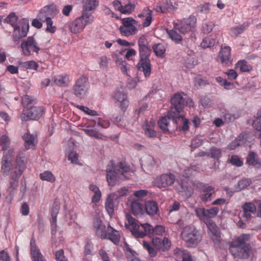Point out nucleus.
Wrapping results in <instances>:
<instances>
[{"instance_id":"473e14b6","label":"nucleus","mask_w":261,"mask_h":261,"mask_svg":"<svg viewBox=\"0 0 261 261\" xmlns=\"http://www.w3.org/2000/svg\"><path fill=\"white\" fill-rule=\"evenodd\" d=\"M235 68L239 69L241 72H250L252 70V66L248 64L246 60H240L235 65Z\"/></svg>"},{"instance_id":"7c9ffc66","label":"nucleus","mask_w":261,"mask_h":261,"mask_svg":"<svg viewBox=\"0 0 261 261\" xmlns=\"http://www.w3.org/2000/svg\"><path fill=\"white\" fill-rule=\"evenodd\" d=\"M82 20L84 25L86 27L87 25L91 24L94 20V16L92 15V13L85 11H82V14L79 17Z\"/></svg>"},{"instance_id":"4be33fe9","label":"nucleus","mask_w":261,"mask_h":261,"mask_svg":"<svg viewBox=\"0 0 261 261\" xmlns=\"http://www.w3.org/2000/svg\"><path fill=\"white\" fill-rule=\"evenodd\" d=\"M92 121L89 122L87 125L83 128L82 130L85 134L89 137L97 139H101L103 137L102 134L99 133L98 130L92 125Z\"/></svg>"},{"instance_id":"c85d7f7f","label":"nucleus","mask_w":261,"mask_h":261,"mask_svg":"<svg viewBox=\"0 0 261 261\" xmlns=\"http://www.w3.org/2000/svg\"><path fill=\"white\" fill-rule=\"evenodd\" d=\"M216 43V39L215 36L213 35H208L203 38L201 43L200 46L203 49L211 48Z\"/></svg>"},{"instance_id":"5fc2aeb1","label":"nucleus","mask_w":261,"mask_h":261,"mask_svg":"<svg viewBox=\"0 0 261 261\" xmlns=\"http://www.w3.org/2000/svg\"><path fill=\"white\" fill-rule=\"evenodd\" d=\"M214 27L215 24L213 21L204 22L201 25V31L203 34H209L213 31Z\"/></svg>"},{"instance_id":"8fccbe9b","label":"nucleus","mask_w":261,"mask_h":261,"mask_svg":"<svg viewBox=\"0 0 261 261\" xmlns=\"http://www.w3.org/2000/svg\"><path fill=\"white\" fill-rule=\"evenodd\" d=\"M125 227L126 229L129 230L132 234L136 238H143L147 236L146 233H145L144 231L139 230V227L129 228L128 227V225L126 224V223L125 224Z\"/></svg>"},{"instance_id":"f03ea898","label":"nucleus","mask_w":261,"mask_h":261,"mask_svg":"<svg viewBox=\"0 0 261 261\" xmlns=\"http://www.w3.org/2000/svg\"><path fill=\"white\" fill-rule=\"evenodd\" d=\"M171 107L168 111L167 117L171 119L173 123L176 124L178 120L182 118V114L180 113L183 111L185 106V99L179 93H176L170 99Z\"/></svg>"},{"instance_id":"2eb2a0df","label":"nucleus","mask_w":261,"mask_h":261,"mask_svg":"<svg viewBox=\"0 0 261 261\" xmlns=\"http://www.w3.org/2000/svg\"><path fill=\"white\" fill-rule=\"evenodd\" d=\"M151 242L158 251L166 252L168 251L171 246V242L166 237L161 239L158 237L153 238Z\"/></svg>"},{"instance_id":"0eeeda50","label":"nucleus","mask_w":261,"mask_h":261,"mask_svg":"<svg viewBox=\"0 0 261 261\" xmlns=\"http://www.w3.org/2000/svg\"><path fill=\"white\" fill-rule=\"evenodd\" d=\"M88 89V79L85 76H82L78 79L72 87L73 93L80 99H83L86 97Z\"/></svg>"},{"instance_id":"a18cd8bd","label":"nucleus","mask_w":261,"mask_h":261,"mask_svg":"<svg viewBox=\"0 0 261 261\" xmlns=\"http://www.w3.org/2000/svg\"><path fill=\"white\" fill-rule=\"evenodd\" d=\"M22 139L24 141L25 149H29L34 145L35 138L33 135L25 133L22 136Z\"/></svg>"},{"instance_id":"39448f33","label":"nucleus","mask_w":261,"mask_h":261,"mask_svg":"<svg viewBox=\"0 0 261 261\" xmlns=\"http://www.w3.org/2000/svg\"><path fill=\"white\" fill-rule=\"evenodd\" d=\"M196 22V17L194 15H190L188 18H184L178 20L177 22H174L173 28L175 30H178L180 33L186 34L195 31Z\"/></svg>"},{"instance_id":"58836bf2","label":"nucleus","mask_w":261,"mask_h":261,"mask_svg":"<svg viewBox=\"0 0 261 261\" xmlns=\"http://www.w3.org/2000/svg\"><path fill=\"white\" fill-rule=\"evenodd\" d=\"M143 12L144 13L146 12V13L145 14L146 18L143 21L142 25L144 28H146L149 27L153 20V12L147 7L143 9Z\"/></svg>"},{"instance_id":"0e129e2a","label":"nucleus","mask_w":261,"mask_h":261,"mask_svg":"<svg viewBox=\"0 0 261 261\" xmlns=\"http://www.w3.org/2000/svg\"><path fill=\"white\" fill-rule=\"evenodd\" d=\"M77 108L81 111L84 112L86 114L92 116H96L98 115L97 111L91 110L87 107L82 105H77Z\"/></svg>"},{"instance_id":"f704fd0d","label":"nucleus","mask_w":261,"mask_h":261,"mask_svg":"<svg viewBox=\"0 0 261 261\" xmlns=\"http://www.w3.org/2000/svg\"><path fill=\"white\" fill-rule=\"evenodd\" d=\"M214 190V187L212 186H208L203 189L202 192L203 193L200 195V199L201 201L205 202L211 201L212 196L211 191H213Z\"/></svg>"},{"instance_id":"aec40b11","label":"nucleus","mask_w":261,"mask_h":261,"mask_svg":"<svg viewBox=\"0 0 261 261\" xmlns=\"http://www.w3.org/2000/svg\"><path fill=\"white\" fill-rule=\"evenodd\" d=\"M246 163L248 166L253 167L256 169L261 168V159L258 155L253 151L249 152L246 157Z\"/></svg>"},{"instance_id":"a19ab883","label":"nucleus","mask_w":261,"mask_h":261,"mask_svg":"<svg viewBox=\"0 0 261 261\" xmlns=\"http://www.w3.org/2000/svg\"><path fill=\"white\" fill-rule=\"evenodd\" d=\"M252 183L250 179L247 178H242L238 181L237 185L236 186L237 192L241 191L249 187Z\"/></svg>"},{"instance_id":"f3484780","label":"nucleus","mask_w":261,"mask_h":261,"mask_svg":"<svg viewBox=\"0 0 261 261\" xmlns=\"http://www.w3.org/2000/svg\"><path fill=\"white\" fill-rule=\"evenodd\" d=\"M113 97L116 102L120 103L121 110L125 112L129 105L127 94L122 91H116L114 93Z\"/></svg>"},{"instance_id":"37998d69","label":"nucleus","mask_w":261,"mask_h":261,"mask_svg":"<svg viewBox=\"0 0 261 261\" xmlns=\"http://www.w3.org/2000/svg\"><path fill=\"white\" fill-rule=\"evenodd\" d=\"M40 178L44 181H47L51 183L55 182L56 178L53 173L50 171H45L39 174Z\"/></svg>"},{"instance_id":"20e7f679","label":"nucleus","mask_w":261,"mask_h":261,"mask_svg":"<svg viewBox=\"0 0 261 261\" xmlns=\"http://www.w3.org/2000/svg\"><path fill=\"white\" fill-rule=\"evenodd\" d=\"M57 8L56 5L53 4L43 7L40 9L38 16L41 18L45 17V21L46 23L45 31L51 34L55 33L57 30L56 26L53 25V21L51 18L49 16L55 14Z\"/></svg>"},{"instance_id":"6e6d98bb","label":"nucleus","mask_w":261,"mask_h":261,"mask_svg":"<svg viewBox=\"0 0 261 261\" xmlns=\"http://www.w3.org/2000/svg\"><path fill=\"white\" fill-rule=\"evenodd\" d=\"M132 214L135 216H138L141 214L142 205L139 202H132L130 204Z\"/></svg>"},{"instance_id":"4468645a","label":"nucleus","mask_w":261,"mask_h":261,"mask_svg":"<svg viewBox=\"0 0 261 261\" xmlns=\"http://www.w3.org/2000/svg\"><path fill=\"white\" fill-rule=\"evenodd\" d=\"M93 230L96 235L101 239L107 238V231L106 225L102 220L99 217L94 218L93 221Z\"/></svg>"},{"instance_id":"9d476101","label":"nucleus","mask_w":261,"mask_h":261,"mask_svg":"<svg viewBox=\"0 0 261 261\" xmlns=\"http://www.w3.org/2000/svg\"><path fill=\"white\" fill-rule=\"evenodd\" d=\"M140 60L150 59L152 50L149 47V42L144 35L139 38L137 41Z\"/></svg>"},{"instance_id":"4d7b16f0","label":"nucleus","mask_w":261,"mask_h":261,"mask_svg":"<svg viewBox=\"0 0 261 261\" xmlns=\"http://www.w3.org/2000/svg\"><path fill=\"white\" fill-rule=\"evenodd\" d=\"M21 67L29 69H33L35 70H37L39 67L38 64L33 60L28 61L24 62H22L21 63Z\"/></svg>"},{"instance_id":"393cba45","label":"nucleus","mask_w":261,"mask_h":261,"mask_svg":"<svg viewBox=\"0 0 261 261\" xmlns=\"http://www.w3.org/2000/svg\"><path fill=\"white\" fill-rule=\"evenodd\" d=\"M108 230H111V231L109 233L107 232V238L106 239L110 240L116 245H119L120 239L119 231L115 229L110 225L108 226Z\"/></svg>"},{"instance_id":"864d4df0","label":"nucleus","mask_w":261,"mask_h":261,"mask_svg":"<svg viewBox=\"0 0 261 261\" xmlns=\"http://www.w3.org/2000/svg\"><path fill=\"white\" fill-rule=\"evenodd\" d=\"M115 61L117 65L120 66L121 71L124 73L127 71V63L125 60L122 58H119L118 56L116 55L114 57Z\"/></svg>"},{"instance_id":"09e8293b","label":"nucleus","mask_w":261,"mask_h":261,"mask_svg":"<svg viewBox=\"0 0 261 261\" xmlns=\"http://www.w3.org/2000/svg\"><path fill=\"white\" fill-rule=\"evenodd\" d=\"M92 123L94 125L97 124L98 127L102 128H107L110 125L109 120L105 119L101 117H97L92 120Z\"/></svg>"},{"instance_id":"b1692460","label":"nucleus","mask_w":261,"mask_h":261,"mask_svg":"<svg viewBox=\"0 0 261 261\" xmlns=\"http://www.w3.org/2000/svg\"><path fill=\"white\" fill-rule=\"evenodd\" d=\"M145 211L149 216H154L159 211L157 202L153 200H148L145 203Z\"/></svg>"},{"instance_id":"f8f14e48","label":"nucleus","mask_w":261,"mask_h":261,"mask_svg":"<svg viewBox=\"0 0 261 261\" xmlns=\"http://www.w3.org/2000/svg\"><path fill=\"white\" fill-rule=\"evenodd\" d=\"M106 178L109 186H114L119 178V172L116 169V166L113 161H111L107 165L106 169Z\"/></svg>"},{"instance_id":"cd10ccee","label":"nucleus","mask_w":261,"mask_h":261,"mask_svg":"<svg viewBox=\"0 0 261 261\" xmlns=\"http://www.w3.org/2000/svg\"><path fill=\"white\" fill-rule=\"evenodd\" d=\"M52 80L56 85L62 87H65L68 85L69 76L67 74H62L54 76Z\"/></svg>"},{"instance_id":"e2e57ef3","label":"nucleus","mask_w":261,"mask_h":261,"mask_svg":"<svg viewBox=\"0 0 261 261\" xmlns=\"http://www.w3.org/2000/svg\"><path fill=\"white\" fill-rule=\"evenodd\" d=\"M68 160L72 164L82 165V164H81L79 161V155L75 152L71 151L69 152L68 155Z\"/></svg>"},{"instance_id":"4c0bfd02","label":"nucleus","mask_w":261,"mask_h":261,"mask_svg":"<svg viewBox=\"0 0 261 261\" xmlns=\"http://www.w3.org/2000/svg\"><path fill=\"white\" fill-rule=\"evenodd\" d=\"M194 85L197 88L205 87L210 84V82L205 76L201 75L195 77L194 79Z\"/></svg>"},{"instance_id":"72a5a7b5","label":"nucleus","mask_w":261,"mask_h":261,"mask_svg":"<svg viewBox=\"0 0 261 261\" xmlns=\"http://www.w3.org/2000/svg\"><path fill=\"white\" fill-rule=\"evenodd\" d=\"M249 22L246 21L238 26L232 28L230 30L231 36L236 37L239 35L242 34L245 29L249 26Z\"/></svg>"},{"instance_id":"412c9836","label":"nucleus","mask_w":261,"mask_h":261,"mask_svg":"<svg viewBox=\"0 0 261 261\" xmlns=\"http://www.w3.org/2000/svg\"><path fill=\"white\" fill-rule=\"evenodd\" d=\"M137 66L139 70L143 72L145 77L150 76L151 72V64L150 59L139 60Z\"/></svg>"},{"instance_id":"bf43d9fd","label":"nucleus","mask_w":261,"mask_h":261,"mask_svg":"<svg viewBox=\"0 0 261 261\" xmlns=\"http://www.w3.org/2000/svg\"><path fill=\"white\" fill-rule=\"evenodd\" d=\"M243 209L244 214L247 213H251L254 214L256 212V207L255 205L251 202L245 203L243 205Z\"/></svg>"},{"instance_id":"680f3d73","label":"nucleus","mask_w":261,"mask_h":261,"mask_svg":"<svg viewBox=\"0 0 261 261\" xmlns=\"http://www.w3.org/2000/svg\"><path fill=\"white\" fill-rule=\"evenodd\" d=\"M211 10L210 4L209 3H205L204 4L200 5L196 8V11L197 12L203 13L207 14Z\"/></svg>"},{"instance_id":"7ed1b4c3","label":"nucleus","mask_w":261,"mask_h":261,"mask_svg":"<svg viewBox=\"0 0 261 261\" xmlns=\"http://www.w3.org/2000/svg\"><path fill=\"white\" fill-rule=\"evenodd\" d=\"M181 238L188 248L197 247L202 240V234L194 225H187L181 232Z\"/></svg>"},{"instance_id":"f257e3e1","label":"nucleus","mask_w":261,"mask_h":261,"mask_svg":"<svg viewBox=\"0 0 261 261\" xmlns=\"http://www.w3.org/2000/svg\"><path fill=\"white\" fill-rule=\"evenodd\" d=\"M18 16L15 12H11L4 20L5 22L10 24L14 29L13 41L16 44L20 42V39L26 37L29 31V21L28 18L21 19L18 24Z\"/></svg>"},{"instance_id":"c756f323","label":"nucleus","mask_w":261,"mask_h":261,"mask_svg":"<svg viewBox=\"0 0 261 261\" xmlns=\"http://www.w3.org/2000/svg\"><path fill=\"white\" fill-rule=\"evenodd\" d=\"M82 10L90 12L95 10L99 5V0H84Z\"/></svg>"},{"instance_id":"de8ad7c7","label":"nucleus","mask_w":261,"mask_h":261,"mask_svg":"<svg viewBox=\"0 0 261 261\" xmlns=\"http://www.w3.org/2000/svg\"><path fill=\"white\" fill-rule=\"evenodd\" d=\"M244 135L240 134L238 138H236L228 145V148L230 150H234L237 147L241 145V142H244Z\"/></svg>"},{"instance_id":"a211bd4d","label":"nucleus","mask_w":261,"mask_h":261,"mask_svg":"<svg viewBox=\"0 0 261 261\" xmlns=\"http://www.w3.org/2000/svg\"><path fill=\"white\" fill-rule=\"evenodd\" d=\"M30 251L33 261H46L36 245L35 240L32 238L30 241Z\"/></svg>"},{"instance_id":"774afa93","label":"nucleus","mask_w":261,"mask_h":261,"mask_svg":"<svg viewBox=\"0 0 261 261\" xmlns=\"http://www.w3.org/2000/svg\"><path fill=\"white\" fill-rule=\"evenodd\" d=\"M253 128L261 133V116L256 115L255 119L252 123Z\"/></svg>"},{"instance_id":"ea45409f","label":"nucleus","mask_w":261,"mask_h":261,"mask_svg":"<svg viewBox=\"0 0 261 261\" xmlns=\"http://www.w3.org/2000/svg\"><path fill=\"white\" fill-rule=\"evenodd\" d=\"M167 33L169 37L175 43L178 44L183 40L182 37L178 34L175 30L167 29Z\"/></svg>"},{"instance_id":"e433bc0d","label":"nucleus","mask_w":261,"mask_h":261,"mask_svg":"<svg viewBox=\"0 0 261 261\" xmlns=\"http://www.w3.org/2000/svg\"><path fill=\"white\" fill-rule=\"evenodd\" d=\"M168 119V118H167L166 116L161 117L158 122L159 127L164 134L170 133V132L168 128V126L169 124Z\"/></svg>"},{"instance_id":"c9c22d12","label":"nucleus","mask_w":261,"mask_h":261,"mask_svg":"<svg viewBox=\"0 0 261 261\" xmlns=\"http://www.w3.org/2000/svg\"><path fill=\"white\" fill-rule=\"evenodd\" d=\"M117 166L119 168V170H118L119 173L123 176L121 177L120 178L123 180L127 179L125 174L130 172L131 169L130 166L122 162H119Z\"/></svg>"},{"instance_id":"13d9d810","label":"nucleus","mask_w":261,"mask_h":261,"mask_svg":"<svg viewBox=\"0 0 261 261\" xmlns=\"http://www.w3.org/2000/svg\"><path fill=\"white\" fill-rule=\"evenodd\" d=\"M230 163L237 167H242L243 165V161L237 155H232L230 159Z\"/></svg>"},{"instance_id":"5701e85b","label":"nucleus","mask_w":261,"mask_h":261,"mask_svg":"<svg viewBox=\"0 0 261 261\" xmlns=\"http://www.w3.org/2000/svg\"><path fill=\"white\" fill-rule=\"evenodd\" d=\"M231 47L229 46L221 47L219 53V57L223 64H228L230 60L231 55Z\"/></svg>"},{"instance_id":"603ef678","label":"nucleus","mask_w":261,"mask_h":261,"mask_svg":"<svg viewBox=\"0 0 261 261\" xmlns=\"http://www.w3.org/2000/svg\"><path fill=\"white\" fill-rule=\"evenodd\" d=\"M21 175L18 174L14 173L11 176V181L10 182L9 189H11V193L13 190L16 189L18 186L19 179Z\"/></svg>"},{"instance_id":"3c124183","label":"nucleus","mask_w":261,"mask_h":261,"mask_svg":"<svg viewBox=\"0 0 261 261\" xmlns=\"http://www.w3.org/2000/svg\"><path fill=\"white\" fill-rule=\"evenodd\" d=\"M135 4L129 1L127 4L124 6L122 5V7H121V13L122 14H130L135 10Z\"/></svg>"},{"instance_id":"1a4fd4ad","label":"nucleus","mask_w":261,"mask_h":261,"mask_svg":"<svg viewBox=\"0 0 261 261\" xmlns=\"http://www.w3.org/2000/svg\"><path fill=\"white\" fill-rule=\"evenodd\" d=\"M21 48L22 53L25 56H29L31 55L30 49L35 53L38 54L41 48L38 46L37 42L33 36H29L25 40L21 42Z\"/></svg>"},{"instance_id":"bb28decb","label":"nucleus","mask_w":261,"mask_h":261,"mask_svg":"<svg viewBox=\"0 0 261 261\" xmlns=\"http://www.w3.org/2000/svg\"><path fill=\"white\" fill-rule=\"evenodd\" d=\"M115 194L114 193H110L107 196L105 202V208L110 216H112L114 214V206L113 200L115 198Z\"/></svg>"},{"instance_id":"c03bdc74","label":"nucleus","mask_w":261,"mask_h":261,"mask_svg":"<svg viewBox=\"0 0 261 261\" xmlns=\"http://www.w3.org/2000/svg\"><path fill=\"white\" fill-rule=\"evenodd\" d=\"M220 115L223 118L224 121L227 123H229L236 119L235 115L231 114L229 111L224 108L220 109Z\"/></svg>"},{"instance_id":"a878e982","label":"nucleus","mask_w":261,"mask_h":261,"mask_svg":"<svg viewBox=\"0 0 261 261\" xmlns=\"http://www.w3.org/2000/svg\"><path fill=\"white\" fill-rule=\"evenodd\" d=\"M83 24L79 17L76 18L69 24L70 31L74 34L82 32L85 28Z\"/></svg>"},{"instance_id":"338daca9","label":"nucleus","mask_w":261,"mask_h":261,"mask_svg":"<svg viewBox=\"0 0 261 261\" xmlns=\"http://www.w3.org/2000/svg\"><path fill=\"white\" fill-rule=\"evenodd\" d=\"M141 226L143 228L147 236H153V227L148 223L141 224Z\"/></svg>"},{"instance_id":"9b49d317","label":"nucleus","mask_w":261,"mask_h":261,"mask_svg":"<svg viewBox=\"0 0 261 261\" xmlns=\"http://www.w3.org/2000/svg\"><path fill=\"white\" fill-rule=\"evenodd\" d=\"M205 224L207 227L210 238L215 245H220L221 242V231L215 223L211 219H207Z\"/></svg>"},{"instance_id":"49530a36","label":"nucleus","mask_w":261,"mask_h":261,"mask_svg":"<svg viewBox=\"0 0 261 261\" xmlns=\"http://www.w3.org/2000/svg\"><path fill=\"white\" fill-rule=\"evenodd\" d=\"M16 163L15 170L14 173L18 174V175H21L24 171L25 166L24 160L22 159V158H17Z\"/></svg>"},{"instance_id":"79ce46f5","label":"nucleus","mask_w":261,"mask_h":261,"mask_svg":"<svg viewBox=\"0 0 261 261\" xmlns=\"http://www.w3.org/2000/svg\"><path fill=\"white\" fill-rule=\"evenodd\" d=\"M207 156L218 161L222 156V150L216 147H212L208 152Z\"/></svg>"},{"instance_id":"ddd939ff","label":"nucleus","mask_w":261,"mask_h":261,"mask_svg":"<svg viewBox=\"0 0 261 261\" xmlns=\"http://www.w3.org/2000/svg\"><path fill=\"white\" fill-rule=\"evenodd\" d=\"M174 181L173 174H163L154 180L153 185L159 188H166L173 184Z\"/></svg>"},{"instance_id":"69168bd1","label":"nucleus","mask_w":261,"mask_h":261,"mask_svg":"<svg viewBox=\"0 0 261 261\" xmlns=\"http://www.w3.org/2000/svg\"><path fill=\"white\" fill-rule=\"evenodd\" d=\"M182 120L183 121V125L182 126H177V129L179 132H186L189 129V119L186 118L184 115H182Z\"/></svg>"},{"instance_id":"dca6fc26","label":"nucleus","mask_w":261,"mask_h":261,"mask_svg":"<svg viewBox=\"0 0 261 261\" xmlns=\"http://www.w3.org/2000/svg\"><path fill=\"white\" fill-rule=\"evenodd\" d=\"M251 250V246L249 243H245L242 246L235 249L231 254L235 257L241 259L248 258Z\"/></svg>"},{"instance_id":"052dcab7","label":"nucleus","mask_w":261,"mask_h":261,"mask_svg":"<svg viewBox=\"0 0 261 261\" xmlns=\"http://www.w3.org/2000/svg\"><path fill=\"white\" fill-rule=\"evenodd\" d=\"M196 215L199 217V219L202 220L205 218L206 220L208 219V215L206 213V209L204 207H198L195 210Z\"/></svg>"},{"instance_id":"6e6552de","label":"nucleus","mask_w":261,"mask_h":261,"mask_svg":"<svg viewBox=\"0 0 261 261\" xmlns=\"http://www.w3.org/2000/svg\"><path fill=\"white\" fill-rule=\"evenodd\" d=\"M122 25L119 28L122 35L129 37L135 35L138 31L136 25L138 22L132 17L124 18L122 19Z\"/></svg>"},{"instance_id":"6ab92c4d","label":"nucleus","mask_w":261,"mask_h":261,"mask_svg":"<svg viewBox=\"0 0 261 261\" xmlns=\"http://www.w3.org/2000/svg\"><path fill=\"white\" fill-rule=\"evenodd\" d=\"M249 239V234L243 233L237 237L235 239L232 240L230 243V247L229 248L230 252L233 253L235 249L246 243V242L248 241Z\"/></svg>"},{"instance_id":"423d86ee","label":"nucleus","mask_w":261,"mask_h":261,"mask_svg":"<svg viewBox=\"0 0 261 261\" xmlns=\"http://www.w3.org/2000/svg\"><path fill=\"white\" fill-rule=\"evenodd\" d=\"M45 112V109L43 106H31L28 109L22 110L20 118L22 121H38Z\"/></svg>"},{"instance_id":"2f4dec72","label":"nucleus","mask_w":261,"mask_h":261,"mask_svg":"<svg viewBox=\"0 0 261 261\" xmlns=\"http://www.w3.org/2000/svg\"><path fill=\"white\" fill-rule=\"evenodd\" d=\"M152 49L156 57L162 58L165 57L166 48L163 43L154 44Z\"/></svg>"}]
</instances>
